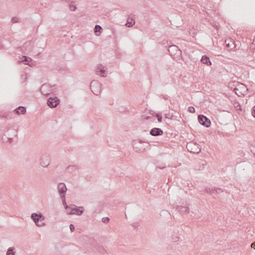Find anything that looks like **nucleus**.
<instances>
[{
	"instance_id": "nucleus-1",
	"label": "nucleus",
	"mask_w": 255,
	"mask_h": 255,
	"mask_svg": "<svg viewBox=\"0 0 255 255\" xmlns=\"http://www.w3.org/2000/svg\"><path fill=\"white\" fill-rule=\"evenodd\" d=\"M232 85L235 86L233 91L238 96H242L248 94V89L245 85L239 82H234L229 83V87H231Z\"/></svg>"
},
{
	"instance_id": "nucleus-2",
	"label": "nucleus",
	"mask_w": 255,
	"mask_h": 255,
	"mask_svg": "<svg viewBox=\"0 0 255 255\" xmlns=\"http://www.w3.org/2000/svg\"><path fill=\"white\" fill-rule=\"evenodd\" d=\"M30 217H31L32 220L35 222V225L37 226V227H42L45 225V224L42 222L44 220V217L42 214L33 213L31 214Z\"/></svg>"
},
{
	"instance_id": "nucleus-3",
	"label": "nucleus",
	"mask_w": 255,
	"mask_h": 255,
	"mask_svg": "<svg viewBox=\"0 0 255 255\" xmlns=\"http://www.w3.org/2000/svg\"><path fill=\"white\" fill-rule=\"evenodd\" d=\"M55 85L51 86L48 84H44L41 87L40 91L42 95L48 96L55 92Z\"/></svg>"
},
{
	"instance_id": "nucleus-4",
	"label": "nucleus",
	"mask_w": 255,
	"mask_h": 255,
	"mask_svg": "<svg viewBox=\"0 0 255 255\" xmlns=\"http://www.w3.org/2000/svg\"><path fill=\"white\" fill-rule=\"evenodd\" d=\"M186 148L188 151L198 154L201 152V147L196 142L190 141L187 143Z\"/></svg>"
},
{
	"instance_id": "nucleus-5",
	"label": "nucleus",
	"mask_w": 255,
	"mask_h": 255,
	"mask_svg": "<svg viewBox=\"0 0 255 255\" xmlns=\"http://www.w3.org/2000/svg\"><path fill=\"white\" fill-rule=\"evenodd\" d=\"M102 84L98 81H92L90 84V89L92 92L96 95H99L101 93Z\"/></svg>"
},
{
	"instance_id": "nucleus-6",
	"label": "nucleus",
	"mask_w": 255,
	"mask_h": 255,
	"mask_svg": "<svg viewBox=\"0 0 255 255\" xmlns=\"http://www.w3.org/2000/svg\"><path fill=\"white\" fill-rule=\"evenodd\" d=\"M205 190L207 193L212 195H215L217 196L221 195L222 193L224 192L223 189L220 188H206Z\"/></svg>"
},
{
	"instance_id": "nucleus-7",
	"label": "nucleus",
	"mask_w": 255,
	"mask_h": 255,
	"mask_svg": "<svg viewBox=\"0 0 255 255\" xmlns=\"http://www.w3.org/2000/svg\"><path fill=\"white\" fill-rule=\"evenodd\" d=\"M198 121L201 125L207 128H208L210 126L211 122L210 120L203 115L198 116Z\"/></svg>"
},
{
	"instance_id": "nucleus-8",
	"label": "nucleus",
	"mask_w": 255,
	"mask_h": 255,
	"mask_svg": "<svg viewBox=\"0 0 255 255\" xmlns=\"http://www.w3.org/2000/svg\"><path fill=\"white\" fill-rule=\"evenodd\" d=\"M59 100L56 97H50L48 98L47 104V105L50 108L56 107L59 104Z\"/></svg>"
},
{
	"instance_id": "nucleus-9",
	"label": "nucleus",
	"mask_w": 255,
	"mask_h": 255,
	"mask_svg": "<svg viewBox=\"0 0 255 255\" xmlns=\"http://www.w3.org/2000/svg\"><path fill=\"white\" fill-rule=\"evenodd\" d=\"M96 73L98 75L100 74L102 77H106L107 68L104 66L102 64H99L96 69Z\"/></svg>"
},
{
	"instance_id": "nucleus-10",
	"label": "nucleus",
	"mask_w": 255,
	"mask_h": 255,
	"mask_svg": "<svg viewBox=\"0 0 255 255\" xmlns=\"http://www.w3.org/2000/svg\"><path fill=\"white\" fill-rule=\"evenodd\" d=\"M40 164L42 167H47L50 164L49 155L47 154L43 155L40 159Z\"/></svg>"
},
{
	"instance_id": "nucleus-11",
	"label": "nucleus",
	"mask_w": 255,
	"mask_h": 255,
	"mask_svg": "<svg viewBox=\"0 0 255 255\" xmlns=\"http://www.w3.org/2000/svg\"><path fill=\"white\" fill-rule=\"evenodd\" d=\"M33 48L32 43L31 41L25 42L22 47V50L25 53H27L31 51Z\"/></svg>"
},
{
	"instance_id": "nucleus-12",
	"label": "nucleus",
	"mask_w": 255,
	"mask_h": 255,
	"mask_svg": "<svg viewBox=\"0 0 255 255\" xmlns=\"http://www.w3.org/2000/svg\"><path fill=\"white\" fill-rule=\"evenodd\" d=\"M58 192L61 198V202L64 205V183L59 182L57 185Z\"/></svg>"
},
{
	"instance_id": "nucleus-13",
	"label": "nucleus",
	"mask_w": 255,
	"mask_h": 255,
	"mask_svg": "<svg viewBox=\"0 0 255 255\" xmlns=\"http://www.w3.org/2000/svg\"><path fill=\"white\" fill-rule=\"evenodd\" d=\"M19 61L22 62L24 64L28 65L30 67H32L33 65H34V63L32 62V59L31 58L28 57L26 56H22L21 58V60Z\"/></svg>"
},
{
	"instance_id": "nucleus-14",
	"label": "nucleus",
	"mask_w": 255,
	"mask_h": 255,
	"mask_svg": "<svg viewBox=\"0 0 255 255\" xmlns=\"http://www.w3.org/2000/svg\"><path fill=\"white\" fill-rule=\"evenodd\" d=\"M68 208H65V209H68ZM69 209H71L70 212H68V214L69 215H76L77 216H80L82 214H83V208H69Z\"/></svg>"
},
{
	"instance_id": "nucleus-15",
	"label": "nucleus",
	"mask_w": 255,
	"mask_h": 255,
	"mask_svg": "<svg viewBox=\"0 0 255 255\" xmlns=\"http://www.w3.org/2000/svg\"><path fill=\"white\" fill-rule=\"evenodd\" d=\"M149 133L152 136H159L162 135L163 131L161 128H154L150 130Z\"/></svg>"
},
{
	"instance_id": "nucleus-16",
	"label": "nucleus",
	"mask_w": 255,
	"mask_h": 255,
	"mask_svg": "<svg viewBox=\"0 0 255 255\" xmlns=\"http://www.w3.org/2000/svg\"><path fill=\"white\" fill-rule=\"evenodd\" d=\"M14 112H15L17 115L24 114L26 113V109L24 107L19 106L16 108Z\"/></svg>"
},
{
	"instance_id": "nucleus-17",
	"label": "nucleus",
	"mask_w": 255,
	"mask_h": 255,
	"mask_svg": "<svg viewBox=\"0 0 255 255\" xmlns=\"http://www.w3.org/2000/svg\"><path fill=\"white\" fill-rule=\"evenodd\" d=\"M201 61L203 64H205L208 66L211 65L212 64L209 57L206 55L203 56Z\"/></svg>"
},
{
	"instance_id": "nucleus-18",
	"label": "nucleus",
	"mask_w": 255,
	"mask_h": 255,
	"mask_svg": "<svg viewBox=\"0 0 255 255\" xmlns=\"http://www.w3.org/2000/svg\"><path fill=\"white\" fill-rule=\"evenodd\" d=\"M227 47L230 48L231 50L236 47L235 42L232 40H226L225 41Z\"/></svg>"
},
{
	"instance_id": "nucleus-19",
	"label": "nucleus",
	"mask_w": 255,
	"mask_h": 255,
	"mask_svg": "<svg viewBox=\"0 0 255 255\" xmlns=\"http://www.w3.org/2000/svg\"><path fill=\"white\" fill-rule=\"evenodd\" d=\"M135 23V21L133 20V19L131 18L128 17L127 19V21L126 24V25L128 27H130L132 26Z\"/></svg>"
},
{
	"instance_id": "nucleus-20",
	"label": "nucleus",
	"mask_w": 255,
	"mask_h": 255,
	"mask_svg": "<svg viewBox=\"0 0 255 255\" xmlns=\"http://www.w3.org/2000/svg\"><path fill=\"white\" fill-rule=\"evenodd\" d=\"M74 3L75 2L73 0L69 1V8L71 11H75L77 8Z\"/></svg>"
},
{
	"instance_id": "nucleus-21",
	"label": "nucleus",
	"mask_w": 255,
	"mask_h": 255,
	"mask_svg": "<svg viewBox=\"0 0 255 255\" xmlns=\"http://www.w3.org/2000/svg\"><path fill=\"white\" fill-rule=\"evenodd\" d=\"M15 249H14L12 247H10L7 249V253H6V255H15Z\"/></svg>"
},
{
	"instance_id": "nucleus-22",
	"label": "nucleus",
	"mask_w": 255,
	"mask_h": 255,
	"mask_svg": "<svg viewBox=\"0 0 255 255\" xmlns=\"http://www.w3.org/2000/svg\"><path fill=\"white\" fill-rule=\"evenodd\" d=\"M77 169V167L75 165H69L67 167L66 171L68 172H72Z\"/></svg>"
},
{
	"instance_id": "nucleus-23",
	"label": "nucleus",
	"mask_w": 255,
	"mask_h": 255,
	"mask_svg": "<svg viewBox=\"0 0 255 255\" xmlns=\"http://www.w3.org/2000/svg\"><path fill=\"white\" fill-rule=\"evenodd\" d=\"M102 29V27L99 25H96L95 28H94V31L96 35L97 34V32H101V30Z\"/></svg>"
},
{
	"instance_id": "nucleus-24",
	"label": "nucleus",
	"mask_w": 255,
	"mask_h": 255,
	"mask_svg": "<svg viewBox=\"0 0 255 255\" xmlns=\"http://www.w3.org/2000/svg\"><path fill=\"white\" fill-rule=\"evenodd\" d=\"M176 50V51H179V50L178 49V47L175 45H172V46H169V49H168V51L169 52H170V51L171 50Z\"/></svg>"
},
{
	"instance_id": "nucleus-25",
	"label": "nucleus",
	"mask_w": 255,
	"mask_h": 255,
	"mask_svg": "<svg viewBox=\"0 0 255 255\" xmlns=\"http://www.w3.org/2000/svg\"><path fill=\"white\" fill-rule=\"evenodd\" d=\"M109 221H110V219L108 217H104L102 218V222L104 224H107V223H108Z\"/></svg>"
},
{
	"instance_id": "nucleus-26",
	"label": "nucleus",
	"mask_w": 255,
	"mask_h": 255,
	"mask_svg": "<svg viewBox=\"0 0 255 255\" xmlns=\"http://www.w3.org/2000/svg\"><path fill=\"white\" fill-rule=\"evenodd\" d=\"M155 116L157 119L158 122L161 123L162 122V116L159 114H156Z\"/></svg>"
},
{
	"instance_id": "nucleus-27",
	"label": "nucleus",
	"mask_w": 255,
	"mask_h": 255,
	"mask_svg": "<svg viewBox=\"0 0 255 255\" xmlns=\"http://www.w3.org/2000/svg\"><path fill=\"white\" fill-rule=\"evenodd\" d=\"M131 226H132L133 229H135L139 226V223L138 222H134L131 224Z\"/></svg>"
},
{
	"instance_id": "nucleus-28",
	"label": "nucleus",
	"mask_w": 255,
	"mask_h": 255,
	"mask_svg": "<svg viewBox=\"0 0 255 255\" xmlns=\"http://www.w3.org/2000/svg\"><path fill=\"white\" fill-rule=\"evenodd\" d=\"M188 111L191 113H194L195 109L193 107H190L188 108Z\"/></svg>"
},
{
	"instance_id": "nucleus-29",
	"label": "nucleus",
	"mask_w": 255,
	"mask_h": 255,
	"mask_svg": "<svg viewBox=\"0 0 255 255\" xmlns=\"http://www.w3.org/2000/svg\"><path fill=\"white\" fill-rule=\"evenodd\" d=\"M18 21V18L17 17H13L11 19V21L13 22V23H16V22H17Z\"/></svg>"
},
{
	"instance_id": "nucleus-30",
	"label": "nucleus",
	"mask_w": 255,
	"mask_h": 255,
	"mask_svg": "<svg viewBox=\"0 0 255 255\" xmlns=\"http://www.w3.org/2000/svg\"><path fill=\"white\" fill-rule=\"evenodd\" d=\"M69 229H70L71 232H73L74 231V226L72 224H70L69 225Z\"/></svg>"
},
{
	"instance_id": "nucleus-31",
	"label": "nucleus",
	"mask_w": 255,
	"mask_h": 255,
	"mask_svg": "<svg viewBox=\"0 0 255 255\" xmlns=\"http://www.w3.org/2000/svg\"><path fill=\"white\" fill-rule=\"evenodd\" d=\"M252 115L255 118V106L253 108Z\"/></svg>"
},
{
	"instance_id": "nucleus-32",
	"label": "nucleus",
	"mask_w": 255,
	"mask_h": 255,
	"mask_svg": "<svg viewBox=\"0 0 255 255\" xmlns=\"http://www.w3.org/2000/svg\"><path fill=\"white\" fill-rule=\"evenodd\" d=\"M202 164V166H200L199 167V168L198 169V170H201V169H203L204 168V166L206 164V162L205 161H203V163H201Z\"/></svg>"
},
{
	"instance_id": "nucleus-33",
	"label": "nucleus",
	"mask_w": 255,
	"mask_h": 255,
	"mask_svg": "<svg viewBox=\"0 0 255 255\" xmlns=\"http://www.w3.org/2000/svg\"><path fill=\"white\" fill-rule=\"evenodd\" d=\"M180 209H184V213L186 214L188 213L189 212V208H180Z\"/></svg>"
},
{
	"instance_id": "nucleus-34",
	"label": "nucleus",
	"mask_w": 255,
	"mask_h": 255,
	"mask_svg": "<svg viewBox=\"0 0 255 255\" xmlns=\"http://www.w3.org/2000/svg\"><path fill=\"white\" fill-rule=\"evenodd\" d=\"M251 247L255 250V242L251 245Z\"/></svg>"
},
{
	"instance_id": "nucleus-35",
	"label": "nucleus",
	"mask_w": 255,
	"mask_h": 255,
	"mask_svg": "<svg viewBox=\"0 0 255 255\" xmlns=\"http://www.w3.org/2000/svg\"><path fill=\"white\" fill-rule=\"evenodd\" d=\"M252 151L253 152V153L255 155V147L254 148V149H252Z\"/></svg>"
},
{
	"instance_id": "nucleus-36",
	"label": "nucleus",
	"mask_w": 255,
	"mask_h": 255,
	"mask_svg": "<svg viewBox=\"0 0 255 255\" xmlns=\"http://www.w3.org/2000/svg\"><path fill=\"white\" fill-rule=\"evenodd\" d=\"M65 208H67V207H70V206H68L66 205V202L65 201Z\"/></svg>"
},
{
	"instance_id": "nucleus-37",
	"label": "nucleus",
	"mask_w": 255,
	"mask_h": 255,
	"mask_svg": "<svg viewBox=\"0 0 255 255\" xmlns=\"http://www.w3.org/2000/svg\"><path fill=\"white\" fill-rule=\"evenodd\" d=\"M136 144V142H134V143H133V145L134 148H137V147H136V146H135Z\"/></svg>"
},
{
	"instance_id": "nucleus-38",
	"label": "nucleus",
	"mask_w": 255,
	"mask_h": 255,
	"mask_svg": "<svg viewBox=\"0 0 255 255\" xmlns=\"http://www.w3.org/2000/svg\"><path fill=\"white\" fill-rule=\"evenodd\" d=\"M66 190H67V188H66V185H65V191H64L65 194H66Z\"/></svg>"
},
{
	"instance_id": "nucleus-39",
	"label": "nucleus",
	"mask_w": 255,
	"mask_h": 255,
	"mask_svg": "<svg viewBox=\"0 0 255 255\" xmlns=\"http://www.w3.org/2000/svg\"><path fill=\"white\" fill-rule=\"evenodd\" d=\"M9 140L10 142H11L12 140V138H9Z\"/></svg>"
},
{
	"instance_id": "nucleus-40",
	"label": "nucleus",
	"mask_w": 255,
	"mask_h": 255,
	"mask_svg": "<svg viewBox=\"0 0 255 255\" xmlns=\"http://www.w3.org/2000/svg\"><path fill=\"white\" fill-rule=\"evenodd\" d=\"M178 212H180L181 213L183 212V211L179 210V211H178Z\"/></svg>"
},
{
	"instance_id": "nucleus-41",
	"label": "nucleus",
	"mask_w": 255,
	"mask_h": 255,
	"mask_svg": "<svg viewBox=\"0 0 255 255\" xmlns=\"http://www.w3.org/2000/svg\"><path fill=\"white\" fill-rule=\"evenodd\" d=\"M74 207L77 208V207H82V206L79 207V206H77L75 205Z\"/></svg>"
},
{
	"instance_id": "nucleus-42",
	"label": "nucleus",
	"mask_w": 255,
	"mask_h": 255,
	"mask_svg": "<svg viewBox=\"0 0 255 255\" xmlns=\"http://www.w3.org/2000/svg\"><path fill=\"white\" fill-rule=\"evenodd\" d=\"M177 207H182V208H183L184 207L183 206H177Z\"/></svg>"
},
{
	"instance_id": "nucleus-43",
	"label": "nucleus",
	"mask_w": 255,
	"mask_h": 255,
	"mask_svg": "<svg viewBox=\"0 0 255 255\" xmlns=\"http://www.w3.org/2000/svg\"><path fill=\"white\" fill-rule=\"evenodd\" d=\"M55 248H56V249L58 250V247L57 246H56V247H55Z\"/></svg>"
},
{
	"instance_id": "nucleus-44",
	"label": "nucleus",
	"mask_w": 255,
	"mask_h": 255,
	"mask_svg": "<svg viewBox=\"0 0 255 255\" xmlns=\"http://www.w3.org/2000/svg\"><path fill=\"white\" fill-rule=\"evenodd\" d=\"M177 241H178V240H174V242H176Z\"/></svg>"
}]
</instances>
